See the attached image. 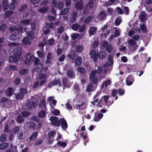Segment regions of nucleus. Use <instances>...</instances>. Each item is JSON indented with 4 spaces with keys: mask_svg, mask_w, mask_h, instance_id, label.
Segmentation results:
<instances>
[{
    "mask_svg": "<svg viewBox=\"0 0 152 152\" xmlns=\"http://www.w3.org/2000/svg\"><path fill=\"white\" fill-rule=\"evenodd\" d=\"M49 120L50 121L51 124L55 126H61L62 128L64 130H66L68 127V125L66 120L63 118H61L59 120L58 118L56 116H52L50 117Z\"/></svg>",
    "mask_w": 152,
    "mask_h": 152,
    "instance_id": "obj_1",
    "label": "nucleus"
},
{
    "mask_svg": "<svg viewBox=\"0 0 152 152\" xmlns=\"http://www.w3.org/2000/svg\"><path fill=\"white\" fill-rule=\"evenodd\" d=\"M34 57L30 53H28L22 58V61L26 64H29L34 59Z\"/></svg>",
    "mask_w": 152,
    "mask_h": 152,
    "instance_id": "obj_2",
    "label": "nucleus"
},
{
    "mask_svg": "<svg viewBox=\"0 0 152 152\" xmlns=\"http://www.w3.org/2000/svg\"><path fill=\"white\" fill-rule=\"evenodd\" d=\"M90 80L91 84L95 86L98 85V79L97 77L95 74L94 71H91L89 77Z\"/></svg>",
    "mask_w": 152,
    "mask_h": 152,
    "instance_id": "obj_3",
    "label": "nucleus"
},
{
    "mask_svg": "<svg viewBox=\"0 0 152 152\" xmlns=\"http://www.w3.org/2000/svg\"><path fill=\"white\" fill-rule=\"evenodd\" d=\"M57 85L59 86H61V80L59 79H56L55 77L54 80H52V81L48 85V87L51 88L52 86Z\"/></svg>",
    "mask_w": 152,
    "mask_h": 152,
    "instance_id": "obj_4",
    "label": "nucleus"
},
{
    "mask_svg": "<svg viewBox=\"0 0 152 152\" xmlns=\"http://www.w3.org/2000/svg\"><path fill=\"white\" fill-rule=\"evenodd\" d=\"M22 48L20 46H18L13 51V54L20 59L22 56Z\"/></svg>",
    "mask_w": 152,
    "mask_h": 152,
    "instance_id": "obj_5",
    "label": "nucleus"
},
{
    "mask_svg": "<svg viewBox=\"0 0 152 152\" xmlns=\"http://www.w3.org/2000/svg\"><path fill=\"white\" fill-rule=\"evenodd\" d=\"M47 76V75L44 73L41 74L39 75V80H41L39 82V86H42L46 82V78Z\"/></svg>",
    "mask_w": 152,
    "mask_h": 152,
    "instance_id": "obj_6",
    "label": "nucleus"
},
{
    "mask_svg": "<svg viewBox=\"0 0 152 152\" xmlns=\"http://www.w3.org/2000/svg\"><path fill=\"white\" fill-rule=\"evenodd\" d=\"M74 2H75V7L77 10H81L83 7V2L82 0H78L77 1L76 0H73Z\"/></svg>",
    "mask_w": 152,
    "mask_h": 152,
    "instance_id": "obj_7",
    "label": "nucleus"
},
{
    "mask_svg": "<svg viewBox=\"0 0 152 152\" xmlns=\"http://www.w3.org/2000/svg\"><path fill=\"white\" fill-rule=\"evenodd\" d=\"M94 3L93 0L89 1L88 2L86 7V9L84 10L83 11V13L84 14H86L88 13V10L92 9L94 6Z\"/></svg>",
    "mask_w": 152,
    "mask_h": 152,
    "instance_id": "obj_8",
    "label": "nucleus"
},
{
    "mask_svg": "<svg viewBox=\"0 0 152 152\" xmlns=\"http://www.w3.org/2000/svg\"><path fill=\"white\" fill-rule=\"evenodd\" d=\"M26 107L28 110L35 108L37 106V103L34 101H30L26 104Z\"/></svg>",
    "mask_w": 152,
    "mask_h": 152,
    "instance_id": "obj_9",
    "label": "nucleus"
},
{
    "mask_svg": "<svg viewBox=\"0 0 152 152\" xmlns=\"http://www.w3.org/2000/svg\"><path fill=\"white\" fill-rule=\"evenodd\" d=\"M103 46L104 47L106 48V50L109 53L111 52L113 49L112 45L109 44L108 42L106 41H104L103 43Z\"/></svg>",
    "mask_w": 152,
    "mask_h": 152,
    "instance_id": "obj_10",
    "label": "nucleus"
},
{
    "mask_svg": "<svg viewBox=\"0 0 152 152\" xmlns=\"http://www.w3.org/2000/svg\"><path fill=\"white\" fill-rule=\"evenodd\" d=\"M91 58H93L94 62H96L97 61L98 54L96 53L95 50H91L89 53Z\"/></svg>",
    "mask_w": 152,
    "mask_h": 152,
    "instance_id": "obj_11",
    "label": "nucleus"
},
{
    "mask_svg": "<svg viewBox=\"0 0 152 152\" xmlns=\"http://www.w3.org/2000/svg\"><path fill=\"white\" fill-rule=\"evenodd\" d=\"M20 59L19 58L13 54V55L9 57V60L10 62L17 63Z\"/></svg>",
    "mask_w": 152,
    "mask_h": 152,
    "instance_id": "obj_12",
    "label": "nucleus"
},
{
    "mask_svg": "<svg viewBox=\"0 0 152 152\" xmlns=\"http://www.w3.org/2000/svg\"><path fill=\"white\" fill-rule=\"evenodd\" d=\"M134 81V78L132 75H129L126 79V84L128 86H130L133 83Z\"/></svg>",
    "mask_w": 152,
    "mask_h": 152,
    "instance_id": "obj_13",
    "label": "nucleus"
},
{
    "mask_svg": "<svg viewBox=\"0 0 152 152\" xmlns=\"http://www.w3.org/2000/svg\"><path fill=\"white\" fill-rule=\"evenodd\" d=\"M20 35L19 34L15 33V34H12L10 36V39L12 41H18L20 39Z\"/></svg>",
    "mask_w": 152,
    "mask_h": 152,
    "instance_id": "obj_14",
    "label": "nucleus"
},
{
    "mask_svg": "<svg viewBox=\"0 0 152 152\" xmlns=\"http://www.w3.org/2000/svg\"><path fill=\"white\" fill-rule=\"evenodd\" d=\"M103 115L102 114H98L96 113L95 112L94 120L95 122L99 121L102 118Z\"/></svg>",
    "mask_w": 152,
    "mask_h": 152,
    "instance_id": "obj_15",
    "label": "nucleus"
},
{
    "mask_svg": "<svg viewBox=\"0 0 152 152\" xmlns=\"http://www.w3.org/2000/svg\"><path fill=\"white\" fill-rule=\"evenodd\" d=\"M13 89L11 87H8L6 90L5 94L7 96L10 97L13 94Z\"/></svg>",
    "mask_w": 152,
    "mask_h": 152,
    "instance_id": "obj_16",
    "label": "nucleus"
},
{
    "mask_svg": "<svg viewBox=\"0 0 152 152\" xmlns=\"http://www.w3.org/2000/svg\"><path fill=\"white\" fill-rule=\"evenodd\" d=\"M8 1V0H2V4L4 11L7 10L9 7V4Z\"/></svg>",
    "mask_w": 152,
    "mask_h": 152,
    "instance_id": "obj_17",
    "label": "nucleus"
},
{
    "mask_svg": "<svg viewBox=\"0 0 152 152\" xmlns=\"http://www.w3.org/2000/svg\"><path fill=\"white\" fill-rule=\"evenodd\" d=\"M28 38L29 40H31L34 39V33L33 31H29L27 33L26 37Z\"/></svg>",
    "mask_w": 152,
    "mask_h": 152,
    "instance_id": "obj_18",
    "label": "nucleus"
},
{
    "mask_svg": "<svg viewBox=\"0 0 152 152\" xmlns=\"http://www.w3.org/2000/svg\"><path fill=\"white\" fill-rule=\"evenodd\" d=\"M98 58L101 59L105 57L107 55V53L105 51H101L98 54Z\"/></svg>",
    "mask_w": 152,
    "mask_h": 152,
    "instance_id": "obj_19",
    "label": "nucleus"
},
{
    "mask_svg": "<svg viewBox=\"0 0 152 152\" xmlns=\"http://www.w3.org/2000/svg\"><path fill=\"white\" fill-rule=\"evenodd\" d=\"M76 55V53L74 50H72L69 54L68 55V56L69 59L73 60Z\"/></svg>",
    "mask_w": 152,
    "mask_h": 152,
    "instance_id": "obj_20",
    "label": "nucleus"
},
{
    "mask_svg": "<svg viewBox=\"0 0 152 152\" xmlns=\"http://www.w3.org/2000/svg\"><path fill=\"white\" fill-rule=\"evenodd\" d=\"M44 69L43 64L41 63L36 65V70L37 72H42Z\"/></svg>",
    "mask_w": 152,
    "mask_h": 152,
    "instance_id": "obj_21",
    "label": "nucleus"
},
{
    "mask_svg": "<svg viewBox=\"0 0 152 152\" xmlns=\"http://www.w3.org/2000/svg\"><path fill=\"white\" fill-rule=\"evenodd\" d=\"M75 65L77 66H80L81 64L82 59L81 57L80 56H77L75 59Z\"/></svg>",
    "mask_w": 152,
    "mask_h": 152,
    "instance_id": "obj_22",
    "label": "nucleus"
},
{
    "mask_svg": "<svg viewBox=\"0 0 152 152\" xmlns=\"http://www.w3.org/2000/svg\"><path fill=\"white\" fill-rule=\"evenodd\" d=\"M77 16V13L76 12H73L72 13V16L71 20L72 23L75 22Z\"/></svg>",
    "mask_w": 152,
    "mask_h": 152,
    "instance_id": "obj_23",
    "label": "nucleus"
},
{
    "mask_svg": "<svg viewBox=\"0 0 152 152\" xmlns=\"http://www.w3.org/2000/svg\"><path fill=\"white\" fill-rule=\"evenodd\" d=\"M52 56L51 53H48L47 56L46 62L47 64H50L51 62Z\"/></svg>",
    "mask_w": 152,
    "mask_h": 152,
    "instance_id": "obj_24",
    "label": "nucleus"
},
{
    "mask_svg": "<svg viewBox=\"0 0 152 152\" xmlns=\"http://www.w3.org/2000/svg\"><path fill=\"white\" fill-rule=\"evenodd\" d=\"M67 75L70 78H74L75 77V73L72 69H69L67 71Z\"/></svg>",
    "mask_w": 152,
    "mask_h": 152,
    "instance_id": "obj_25",
    "label": "nucleus"
},
{
    "mask_svg": "<svg viewBox=\"0 0 152 152\" xmlns=\"http://www.w3.org/2000/svg\"><path fill=\"white\" fill-rule=\"evenodd\" d=\"M28 126L29 128L32 129H36V124L35 123L32 121H29Z\"/></svg>",
    "mask_w": 152,
    "mask_h": 152,
    "instance_id": "obj_26",
    "label": "nucleus"
},
{
    "mask_svg": "<svg viewBox=\"0 0 152 152\" xmlns=\"http://www.w3.org/2000/svg\"><path fill=\"white\" fill-rule=\"evenodd\" d=\"M30 40H29V39L26 37H24L22 40V42L23 44L25 45H29L30 43Z\"/></svg>",
    "mask_w": 152,
    "mask_h": 152,
    "instance_id": "obj_27",
    "label": "nucleus"
},
{
    "mask_svg": "<svg viewBox=\"0 0 152 152\" xmlns=\"http://www.w3.org/2000/svg\"><path fill=\"white\" fill-rule=\"evenodd\" d=\"M5 16L6 18H9L12 15L14 12L12 11L7 10L5 12Z\"/></svg>",
    "mask_w": 152,
    "mask_h": 152,
    "instance_id": "obj_28",
    "label": "nucleus"
},
{
    "mask_svg": "<svg viewBox=\"0 0 152 152\" xmlns=\"http://www.w3.org/2000/svg\"><path fill=\"white\" fill-rule=\"evenodd\" d=\"M96 31L97 28L96 27H90L89 32L91 35H93L96 32Z\"/></svg>",
    "mask_w": 152,
    "mask_h": 152,
    "instance_id": "obj_29",
    "label": "nucleus"
},
{
    "mask_svg": "<svg viewBox=\"0 0 152 152\" xmlns=\"http://www.w3.org/2000/svg\"><path fill=\"white\" fill-rule=\"evenodd\" d=\"M75 48L77 52L80 53L83 50V47L82 45H77L75 46Z\"/></svg>",
    "mask_w": 152,
    "mask_h": 152,
    "instance_id": "obj_30",
    "label": "nucleus"
},
{
    "mask_svg": "<svg viewBox=\"0 0 152 152\" xmlns=\"http://www.w3.org/2000/svg\"><path fill=\"white\" fill-rule=\"evenodd\" d=\"M24 118L21 115H18L16 119L17 121L20 124L24 122Z\"/></svg>",
    "mask_w": 152,
    "mask_h": 152,
    "instance_id": "obj_31",
    "label": "nucleus"
},
{
    "mask_svg": "<svg viewBox=\"0 0 152 152\" xmlns=\"http://www.w3.org/2000/svg\"><path fill=\"white\" fill-rule=\"evenodd\" d=\"M9 144L7 142L3 143L0 144V149L4 150L8 148Z\"/></svg>",
    "mask_w": 152,
    "mask_h": 152,
    "instance_id": "obj_32",
    "label": "nucleus"
},
{
    "mask_svg": "<svg viewBox=\"0 0 152 152\" xmlns=\"http://www.w3.org/2000/svg\"><path fill=\"white\" fill-rule=\"evenodd\" d=\"M22 12L23 13V18H26V17L29 15L30 13V10L29 9H27Z\"/></svg>",
    "mask_w": 152,
    "mask_h": 152,
    "instance_id": "obj_33",
    "label": "nucleus"
},
{
    "mask_svg": "<svg viewBox=\"0 0 152 152\" xmlns=\"http://www.w3.org/2000/svg\"><path fill=\"white\" fill-rule=\"evenodd\" d=\"M48 10V8L47 7H41L39 9V11L42 13H45Z\"/></svg>",
    "mask_w": 152,
    "mask_h": 152,
    "instance_id": "obj_34",
    "label": "nucleus"
},
{
    "mask_svg": "<svg viewBox=\"0 0 152 152\" xmlns=\"http://www.w3.org/2000/svg\"><path fill=\"white\" fill-rule=\"evenodd\" d=\"M106 14L104 11H103L100 12L98 15V18L100 20H102L104 19L105 17Z\"/></svg>",
    "mask_w": 152,
    "mask_h": 152,
    "instance_id": "obj_35",
    "label": "nucleus"
},
{
    "mask_svg": "<svg viewBox=\"0 0 152 152\" xmlns=\"http://www.w3.org/2000/svg\"><path fill=\"white\" fill-rule=\"evenodd\" d=\"M46 115V113H45V112L43 110H41L39 113L38 114V116L39 117L41 118H44V117Z\"/></svg>",
    "mask_w": 152,
    "mask_h": 152,
    "instance_id": "obj_36",
    "label": "nucleus"
},
{
    "mask_svg": "<svg viewBox=\"0 0 152 152\" xmlns=\"http://www.w3.org/2000/svg\"><path fill=\"white\" fill-rule=\"evenodd\" d=\"M27 90L24 88H21L19 90V93H20L22 96L24 97V95L27 94Z\"/></svg>",
    "mask_w": 152,
    "mask_h": 152,
    "instance_id": "obj_37",
    "label": "nucleus"
},
{
    "mask_svg": "<svg viewBox=\"0 0 152 152\" xmlns=\"http://www.w3.org/2000/svg\"><path fill=\"white\" fill-rule=\"evenodd\" d=\"M38 136V134L37 132H35L32 134L31 136L29 137V139L30 140H33L36 139Z\"/></svg>",
    "mask_w": 152,
    "mask_h": 152,
    "instance_id": "obj_38",
    "label": "nucleus"
},
{
    "mask_svg": "<svg viewBox=\"0 0 152 152\" xmlns=\"http://www.w3.org/2000/svg\"><path fill=\"white\" fill-rule=\"evenodd\" d=\"M30 22V20L29 19H25L22 20L20 22L23 25H28Z\"/></svg>",
    "mask_w": 152,
    "mask_h": 152,
    "instance_id": "obj_39",
    "label": "nucleus"
},
{
    "mask_svg": "<svg viewBox=\"0 0 152 152\" xmlns=\"http://www.w3.org/2000/svg\"><path fill=\"white\" fill-rule=\"evenodd\" d=\"M111 83V81L110 80H107L102 83V87L104 88V87H107Z\"/></svg>",
    "mask_w": 152,
    "mask_h": 152,
    "instance_id": "obj_40",
    "label": "nucleus"
},
{
    "mask_svg": "<svg viewBox=\"0 0 152 152\" xmlns=\"http://www.w3.org/2000/svg\"><path fill=\"white\" fill-rule=\"evenodd\" d=\"M122 22L121 18L120 17H118L116 18L115 20V24L116 26H118Z\"/></svg>",
    "mask_w": 152,
    "mask_h": 152,
    "instance_id": "obj_41",
    "label": "nucleus"
},
{
    "mask_svg": "<svg viewBox=\"0 0 152 152\" xmlns=\"http://www.w3.org/2000/svg\"><path fill=\"white\" fill-rule=\"evenodd\" d=\"M80 25L77 23L73 24L72 26V28L74 31H77Z\"/></svg>",
    "mask_w": 152,
    "mask_h": 152,
    "instance_id": "obj_42",
    "label": "nucleus"
},
{
    "mask_svg": "<svg viewBox=\"0 0 152 152\" xmlns=\"http://www.w3.org/2000/svg\"><path fill=\"white\" fill-rule=\"evenodd\" d=\"M28 70L27 69H24L20 70L19 72V74L21 75H24L28 73Z\"/></svg>",
    "mask_w": 152,
    "mask_h": 152,
    "instance_id": "obj_43",
    "label": "nucleus"
},
{
    "mask_svg": "<svg viewBox=\"0 0 152 152\" xmlns=\"http://www.w3.org/2000/svg\"><path fill=\"white\" fill-rule=\"evenodd\" d=\"M77 70L81 73L84 74L86 72V69L82 67H78L77 68Z\"/></svg>",
    "mask_w": 152,
    "mask_h": 152,
    "instance_id": "obj_44",
    "label": "nucleus"
},
{
    "mask_svg": "<svg viewBox=\"0 0 152 152\" xmlns=\"http://www.w3.org/2000/svg\"><path fill=\"white\" fill-rule=\"evenodd\" d=\"M23 97H24L23 96H22L20 93H18L15 95V99L17 100L22 99H23Z\"/></svg>",
    "mask_w": 152,
    "mask_h": 152,
    "instance_id": "obj_45",
    "label": "nucleus"
},
{
    "mask_svg": "<svg viewBox=\"0 0 152 152\" xmlns=\"http://www.w3.org/2000/svg\"><path fill=\"white\" fill-rule=\"evenodd\" d=\"M57 144L60 146L65 147L67 145V143L65 142H63L61 141H59L58 142Z\"/></svg>",
    "mask_w": 152,
    "mask_h": 152,
    "instance_id": "obj_46",
    "label": "nucleus"
},
{
    "mask_svg": "<svg viewBox=\"0 0 152 152\" xmlns=\"http://www.w3.org/2000/svg\"><path fill=\"white\" fill-rule=\"evenodd\" d=\"M86 26L85 24L82 25L80 26L79 28V32L80 33L83 32L86 28Z\"/></svg>",
    "mask_w": 152,
    "mask_h": 152,
    "instance_id": "obj_47",
    "label": "nucleus"
},
{
    "mask_svg": "<svg viewBox=\"0 0 152 152\" xmlns=\"http://www.w3.org/2000/svg\"><path fill=\"white\" fill-rule=\"evenodd\" d=\"M55 41L53 38H52L48 40V44L49 45H54Z\"/></svg>",
    "mask_w": 152,
    "mask_h": 152,
    "instance_id": "obj_48",
    "label": "nucleus"
},
{
    "mask_svg": "<svg viewBox=\"0 0 152 152\" xmlns=\"http://www.w3.org/2000/svg\"><path fill=\"white\" fill-rule=\"evenodd\" d=\"M93 85V84L91 83V84H90L88 85L86 89V91L88 92H90L93 90V89H92Z\"/></svg>",
    "mask_w": 152,
    "mask_h": 152,
    "instance_id": "obj_49",
    "label": "nucleus"
},
{
    "mask_svg": "<svg viewBox=\"0 0 152 152\" xmlns=\"http://www.w3.org/2000/svg\"><path fill=\"white\" fill-rule=\"evenodd\" d=\"M27 7L28 6L26 4L21 5L20 6V12H23V11L25 10H26V9H28L27 8Z\"/></svg>",
    "mask_w": 152,
    "mask_h": 152,
    "instance_id": "obj_50",
    "label": "nucleus"
},
{
    "mask_svg": "<svg viewBox=\"0 0 152 152\" xmlns=\"http://www.w3.org/2000/svg\"><path fill=\"white\" fill-rule=\"evenodd\" d=\"M140 28L141 31L144 33L147 32V30L145 25L144 24H142L140 26Z\"/></svg>",
    "mask_w": 152,
    "mask_h": 152,
    "instance_id": "obj_51",
    "label": "nucleus"
},
{
    "mask_svg": "<svg viewBox=\"0 0 152 152\" xmlns=\"http://www.w3.org/2000/svg\"><path fill=\"white\" fill-rule=\"evenodd\" d=\"M69 11V8H65L61 11V14L62 15H65Z\"/></svg>",
    "mask_w": 152,
    "mask_h": 152,
    "instance_id": "obj_52",
    "label": "nucleus"
},
{
    "mask_svg": "<svg viewBox=\"0 0 152 152\" xmlns=\"http://www.w3.org/2000/svg\"><path fill=\"white\" fill-rule=\"evenodd\" d=\"M92 71H94L95 74L96 75V73L100 74L101 73L102 71V67L99 66L98 67L97 70H92Z\"/></svg>",
    "mask_w": 152,
    "mask_h": 152,
    "instance_id": "obj_53",
    "label": "nucleus"
},
{
    "mask_svg": "<svg viewBox=\"0 0 152 152\" xmlns=\"http://www.w3.org/2000/svg\"><path fill=\"white\" fill-rule=\"evenodd\" d=\"M128 43L129 45H131L132 46L135 45L136 43V42L134 40L132 39H129L128 40Z\"/></svg>",
    "mask_w": 152,
    "mask_h": 152,
    "instance_id": "obj_54",
    "label": "nucleus"
},
{
    "mask_svg": "<svg viewBox=\"0 0 152 152\" xmlns=\"http://www.w3.org/2000/svg\"><path fill=\"white\" fill-rule=\"evenodd\" d=\"M7 28V26L5 24H2L0 26V30L2 31H4Z\"/></svg>",
    "mask_w": 152,
    "mask_h": 152,
    "instance_id": "obj_55",
    "label": "nucleus"
},
{
    "mask_svg": "<svg viewBox=\"0 0 152 152\" xmlns=\"http://www.w3.org/2000/svg\"><path fill=\"white\" fill-rule=\"evenodd\" d=\"M92 18V17L91 16H89L87 17L84 20V23L86 24L88 23L91 21Z\"/></svg>",
    "mask_w": 152,
    "mask_h": 152,
    "instance_id": "obj_56",
    "label": "nucleus"
},
{
    "mask_svg": "<svg viewBox=\"0 0 152 152\" xmlns=\"http://www.w3.org/2000/svg\"><path fill=\"white\" fill-rule=\"evenodd\" d=\"M118 95L119 96H122L125 93V91L122 89H118Z\"/></svg>",
    "mask_w": 152,
    "mask_h": 152,
    "instance_id": "obj_57",
    "label": "nucleus"
},
{
    "mask_svg": "<svg viewBox=\"0 0 152 152\" xmlns=\"http://www.w3.org/2000/svg\"><path fill=\"white\" fill-rule=\"evenodd\" d=\"M64 7L63 3L62 2H59L58 3L56 7V9L58 8L59 10H61Z\"/></svg>",
    "mask_w": 152,
    "mask_h": 152,
    "instance_id": "obj_58",
    "label": "nucleus"
},
{
    "mask_svg": "<svg viewBox=\"0 0 152 152\" xmlns=\"http://www.w3.org/2000/svg\"><path fill=\"white\" fill-rule=\"evenodd\" d=\"M51 2L52 3V7L56 8L58 4V1L56 0H51Z\"/></svg>",
    "mask_w": 152,
    "mask_h": 152,
    "instance_id": "obj_59",
    "label": "nucleus"
},
{
    "mask_svg": "<svg viewBox=\"0 0 152 152\" xmlns=\"http://www.w3.org/2000/svg\"><path fill=\"white\" fill-rule=\"evenodd\" d=\"M17 29V27L14 26L11 27L10 29V32L13 33V32L15 33Z\"/></svg>",
    "mask_w": 152,
    "mask_h": 152,
    "instance_id": "obj_60",
    "label": "nucleus"
},
{
    "mask_svg": "<svg viewBox=\"0 0 152 152\" xmlns=\"http://www.w3.org/2000/svg\"><path fill=\"white\" fill-rule=\"evenodd\" d=\"M16 31L17 33V34H22L23 33V28L21 26L18 28H17V29Z\"/></svg>",
    "mask_w": 152,
    "mask_h": 152,
    "instance_id": "obj_61",
    "label": "nucleus"
},
{
    "mask_svg": "<svg viewBox=\"0 0 152 152\" xmlns=\"http://www.w3.org/2000/svg\"><path fill=\"white\" fill-rule=\"evenodd\" d=\"M60 114V111L58 110H54L52 112V114L55 116L58 115Z\"/></svg>",
    "mask_w": 152,
    "mask_h": 152,
    "instance_id": "obj_62",
    "label": "nucleus"
},
{
    "mask_svg": "<svg viewBox=\"0 0 152 152\" xmlns=\"http://www.w3.org/2000/svg\"><path fill=\"white\" fill-rule=\"evenodd\" d=\"M0 140L1 142H4L6 141V135L3 134L1 136L0 138Z\"/></svg>",
    "mask_w": 152,
    "mask_h": 152,
    "instance_id": "obj_63",
    "label": "nucleus"
},
{
    "mask_svg": "<svg viewBox=\"0 0 152 152\" xmlns=\"http://www.w3.org/2000/svg\"><path fill=\"white\" fill-rule=\"evenodd\" d=\"M9 68L10 70H12L14 71H16L17 69V68L16 66L11 65L9 66Z\"/></svg>",
    "mask_w": 152,
    "mask_h": 152,
    "instance_id": "obj_64",
    "label": "nucleus"
}]
</instances>
